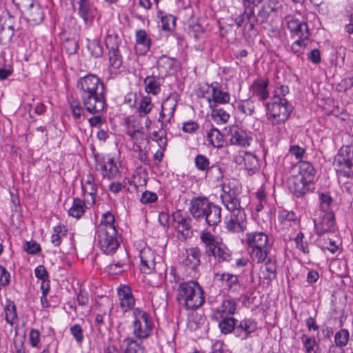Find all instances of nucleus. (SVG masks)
Returning <instances> with one entry per match:
<instances>
[{
    "mask_svg": "<svg viewBox=\"0 0 353 353\" xmlns=\"http://www.w3.org/2000/svg\"><path fill=\"white\" fill-rule=\"evenodd\" d=\"M64 48L68 54H72L77 52L79 44L75 39H67L65 41Z\"/></svg>",
    "mask_w": 353,
    "mask_h": 353,
    "instance_id": "774afa93",
    "label": "nucleus"
},
{
    "mask_svg": "<svg viewBox=\"0 0 353 353\" xmlns=\"http://www.w3.org/2000/svg\"><path fill=\"white\" fill-rule=\"evenodd\" d=\"M172 217L178 239L181 241H185L190 239L193 236L192 219L188 216H183L180 212L174 213Z\"/></svg>",
    "mask_w": 353,
    "mask_h": 353,
    "instance_id": "f8f14e48",
    "label": "nucleus"
},
{
    "mask_svg": "<svg viewBox=\"0 0 353 353\" xmlns=\"http://www.w3.org/2000/svg\"><path fill=\"white\" fill-rule=\"evenodd\" d=\"M308 39L299 38L291 46L292 52L299 56L303 52L307 44Z\"/></svg>",
    "mask_w": 353,
    "mask_h": 353,
    "instance_id": "bf43d9fd",
    "label": "nucleus"
},
{
    "mask_svg": "<svg viewBox=\"0 0 353 353\" xmlns=\"http://www.w3.org/2000/svg\"><path fill=\"white\" fill-rule=\"evenodd\" d=\"M194 163L196 168L201 171L206 172L210 167V161L203 154H198L196 156Z\"/></svg>",
    "mask_w": 353,
    "mask_h": 353,
    "instance_id": "052dcab7",
    "label": "nucleus"
},
{
    "mask_svg": "<svg viewBox=\"0 0 353 353\" xmlns=\"http://www.w3.org/2000/svg\"><path fill=\"white\" fill-rule=\"evenodd\" d=\"M237 307V301L234 299L225 298L221 305L213 310L212 319L219 321L221 318L230 316L235 314Z\"/></svg>",
    "mask_w": 353,
    "mask_h": 353,
    "instance_id": "f3484780",
    "label": "nucleus"
},
{
    "mask_svg": "<svg viewBox=\"0 0 353 353\" xmlns=\"http://www.w3.org/2000/svg\"><path fill=\"white\" fill-rule=\"evenodd\" d=\"M264 262L265 266V271L267 272V274L264 278L265 279L270 282L272 280L275 279L276 277V262L275 260L272 259L271 258H267Z\"/></svg>",
    "mask_w": 353,
    "mask_h": 353,
    "instance_id": "a19ab883",
    "label": "nucleus"
},
{
    "mask_svg": "<svg viewBox=\"0 0 353 353\" xmlns=\"http://www.w3.org/2000/svg\"><path fill=\"white\" fill-rule=\"evenodd\" d=\"M248 252L253 261L261 263L268 258L271 250L268 235L263 232L246 234Z\"/></svg>",
    "mask_w": 353,
    "mask_h": 353,
    "instance_id": "39448f33",
    "label": "nucleus"
},
{
    "mask_svg": "<svg viewBox=\"0 0 353 353\" xmlns=\"http://www.w3.org/2000/svg\"><path fill=\"white\" fill-rule=\"evenodd\" d=\"M205 176L213 181H219L223 176L219 165L213 164L205 172Z\"/></svg>",
    "mask_w": 353,
    "mask_h": 353,
    "instance_id": "603ef678",
    "label": "nucleus"
},
{
    "mask_svg": "<svg viewBox=\"0 0 353 353\" xmlns=\"http://www.w3.org/2000/svg\"><path fill=\"white\" fill-rule=\"evenodd\" d=\"M265 106L268 119L273 125L285 123L293 110V107L285 97L277 95H274Z\"/></svg>",
    "mask_w": 353,
    "mask_h": 353,
    "instance_id": "423d86ee",
    "label": "nucleus"
},
{
    "mask_svg": "<svg viewBox=\"0 0 353 353\" xmlns=\"http://www.w3.org/2000/svg\"><path fill=\"white\" fill-rule=\"evenodd\" d=\"M82 190L86 201L88 203H94L97 188L94 184V178L92 175L88 176L87 180L82 184Z\"/></svg>",
    "mask_w": 353,
    "mask_h": 353,
    "instance_id": "c756f323",
    "label": "nucleus"
},
{
    "mask_svg": "<svg viewBox=\"0 0 353 353\" xmlns=\"http://www.w3.org/2000/svg\"><path fill=\"white\" fill-rule=\"evenodd\" d=\"M109 63L112 68L119 69L123 63L122 56L119 49L108 51Z\"/></svg>",
    "mask_w": 353,
    "mask_h": 353,
    "instance_id": "8fccbe9b",
    "label": "nucleus"
},
{
    "mask_svg": "<svg viewBox=\"0 0 353 353\" xmlns=\"http://www.w3.org/2000/svg\"><path fill=\"white\" fill-rule=\"evenodd\" d=\"M237 110L246 115H252L254 111V105L250 100L242 101L237 104Z\"/></svg>",
    "mask_w": 353,
    "mask_h": 353,
    "instance_id": "4d7b16f0",
    "label": "nucleus"
},
{
    "mask_svg": "<svg viewBox=\"0 0 353 353\" xmlns=\"http://www.w3.org/2000/svg\"><path fill=\"white\" fill-rule=\"evenodd\" d=\"M67 229L63 225H59L53 228V233L51 236V243L54 246H59L61 239L66 235Z\"/></svg>",
    "mask_w": 353,
    "mask_h": 353,
    "instance_id": "79ce46f5",
    "label": "nucleus"
},
{
    "mask_svg": "<svg viewBox=\"0 0 353 353\" xmlns=\"http://www.w3.org/2000/svg\"><path fill=\"white\" fill-rule=\"evenodd\" d=\"M119 299V305L123 312L134 310L135 299L133 296L132 289L129 285H121L117 290Z\"/></svg>",
    "mask_w": 353,
    "mask_h": 353,
    "instance_id": "a211bd4d",
    "label": "nucleus"
},
{
    "mask_svg": "<svg viewBox=\"0 0 353 353\" xmlns=\"http://www.w3.org/2000/svg\"><path fill=\"white\" fill-rule=\"evenodd\" d=\"M14 34V29L12 26L10 25L6 29L4 25L0 21V45L3 40L11 41Z\"/></svg>",
    "mask_w": 353,
    "mask_h": 353,
    "instance_id": "5fc2aeb1",
    "label": "nucleus"
},
{
    "mask_svg": "<svg viewBox=\"0 0 353 353\" xmlns=\"http://www.w3.org/2000/svg\"><path fill=\"white\" fill-rule=\"evenodd\" d=\"M257 328V323L253 319L245 318L236 325L234 335L241 340L247 339Z\"/></svg>",
    "mask_w": 353,
    "mask_h": 353,
    "instance_id": "6ab92c4d",
    "label": "nucleus"
},
{
    "mask_svg": "<svg viewBox=\"0 0 353 353\" xmlns=\"http://www.w3.org/2000/svg\"><path fill=\"white\" fill-rule=\"evenodd\" d=\"M153 107L152 99L150 96H141L140 99H137V111L141 117L148 114Z\"/></svg>",
    "mask_w": 353,
    "mask_h": 353,
    "instance_id": "2f4dec72",
    "label": "nucleus"
},
{
    "mask_svg": "<svg viewBox=\"0 0 353 353\" xmlns=\"http://www.w3.org/2000/svg\"><path fill=\"white\" fill-rule=\"evenodd\" d=\"M114 216L110 212L103 214L97 226L96 239L100 249L106 254L115 252L120 245V236L114 225Z\"/></svg>",
    "mask_w": 353,
    "mask_h": 353,
    "instance_id": "f03ea898",
    "label": "nucleus"
},
{
    "mask_svg": "<svg viewBox=\"0 0 353 353\" xmlns=\"http://www.w3.org/2000/svg\"><path fill=\"white\" fill-rule=\"evenodd\" d=\"M176 300L187 310H196L205 302L203 290L195 281L182 282L178 286Z\"/></svg>",
    "mask_w": 353,
    "mask_h": 353,
    "instance_id": "20e7f679",
    "label": "nucleus"
},
{
    "mask_svg": "<svg viewBox=\"0 0 353 353\" xmlns=\"http://www.w3.org/2000/svg\"><path fill=\"white\" fill-rule=\"evenodd\" d=\"M206 138L209 143L214 148H221L224 143L223 135L213 127L207 132Z\"/></svg>",
    "mask_w": 353,
    "mask_h": 353,
    "instance_id": "f704fd0d",
    "label": "nucleus"
},
{
    "mask_svg": "<svg viewBox=\"0 0 353 353\" xmlns=\"http://www.w3.org/2000/svg\"><path fill=\"white\" fill-rule=\"evenodd\" d=\"M88 41L87 47L91 54L96 58L101 57L103 48L101 41L98 39L88 40Z\"/></svg>",
    "mask_w": 353,
    "mask_h": 353,
    "instance_id": "09e8293b",
    "label": "nucleus"
},
{
    "mask_svg": "<svg viewBox=\"0 0 353 353\" xmlns=\"http://www.w3.org/2000/svg\"><path fill=\"white\" fill-rule=\"evenodd\" d=\"M123 343L126 345L124 353H144L145 347L141 343L132 337H127L123 340Z\"/></svg>",
    "mask_w": 353,
    "mask_h": 353,
    "instance_id": "e433bc0d",
    "label": "nucleus"
},
{
    "mask_svg": "<svg viewBox=\"0 0 353 353\" xmlns=\"http://www.w3.org/2000/svg\"><path fill=\"white\" fill-rule=\"evenodd\" d=\"M303 239L304 235L303 232H300L296 234L294 239L296 248L301 250L304 254H308L309 248L307 247V243L304 242Z\"/></svg>",
    "mask_w": 353,
    "mask_h": 353,
    "instance_id": "0e129e2a",
    "label": "nucleus"
},
{
    "mask_svg": "<svg viewBox=\"0 0 353 353\" xmlns=\"http://www.w3.org/2000/svg\"><path fill=\"white\" fill-rule=\"evenodd\" d=\"M316 170L314 166L307 161H301L299 164V172L297 176L303 177L305 181L312 183L315 177Z\"/></svg>",
    "mask_w": 353,
    "mask_h": 353,
    "instance_id": "7c9ffc66",
    "label": "nucleus"
},
{
    "mask_svg": "<svg viewBox=\"0 0 353 353\" xmlns=\"http://www.w3.org/2000/svg\"><path fill=\"white\" fill-rule=\"evenodd\" d=\"M134 318L132 322V333L138 340H143L150 337L153 331V321L148 313L139 307L132 311Z\"/></svg>",
    "mask_w": 353,
    "mask_h": 353,
    "instance_id": "6e6552de",
    "label": "nucleus"
},
{
    "mask_svg": "<svg viewBox=\"0 0 353 353\" xmlns=\"http://www.w3.org/2000/svg\"><path fill=\"white\" fill-rule=\"evenodd\" d=\"M136 42L137 45L142 46L143 50L147 52L151 46V39L147 32L143 30H139L136 32Z\"/></svg>",
    "mask_w": 353,
    "mask_h": 353,
    "instance_id": "37998d69",
    "label": "nucleus"
},
{
    "mask_svg": "<svg viewBox=\"0 0 353 353\" xmlns=\"http://www.w3.org/2000/svg\"><path fill=\"white\" fill-rule=\"evenodd\" d=\"M319 197L320 203L319 209L317 211V213L333 212L332 210L333 199L331 196L327 193L322 192L319 194Z\"/></svg>",
    "mask_w": 353,
    "mask_h": 353,
    "instance_id": "58836bf2",
    "label": "nucleus"
},
{
    "mask_svg": "<svg viewBox=\"0 0 353 353\" xmlns=\"http://www.w3.org/2000/svg\"><path fill=\"white\" fill-rule=\"evenodd\" d=\"M225 219V227L234 233L243 232L247 229V217L243 208L228 211Z\"/></svg>",
    "mask_w": 353,
    "mask_h": 353,
    "instance_id": "9b49d317",
    "label": "nucleus"
},
{
    "mask_svg": "<svg viewBox=\"0 0 353 353\" xmlns=\"http://www.w3.org/2000/svg\"><path fill=\"white\" fill-rule=\"evenodd\" d=\"M222 280L225 281L226 285L230 291H236L239 288V279L236 275L231 274H223Z\"/></svg>",
    "mask_w": 353,
    "mask_h": 353,
    "instance_id": "3c124183",
    "label": "nucleus"
},
{
    "mask_svg": "<svg viewBox=\"0 0 353 353\" xmlns=\"http://www.w3.org/2000/svg\"><path fill=\"white\" fill-rule=\"evenodd\" d=\"M211 116L212 119L218 124H224L230 118V114L223 108L212 109Z\"/></svg>",
    "mask_w": 353,
    "mask_h": 353,
    "instance_id": "c03bdc74",
    "label": "nucleus"
},
{
    "mask_svg": "<svg viewBox=\"0 0 353 353\" xmlns=\"http://www.w3.org/2000/svg\"><path fill=\"white\" fill-rule=\"evenodd\" d=\"M4 312L6 322L11 325H14L18 319V316L16 305L12 301L9 299L6 300Z\"/></svg>",
    "mask_w": 353,
    "mask_h": 353,
    "instance_id": "4c0bfd02",
    "label": "nucleus"
},
{
    "mask_svg": "<svg viewBox=\"0 0 353 353\" xmlns=\"http://www.w3.org/2000/svg\"><path fill=\"white\" fill-rule=\"evenodd\" d=\"M77 88L84 108L90 114L101 113L105 107V88L95 74H88L80 78Z\"/></svg>",
    "mask_w": 353,
    "mask_h": 353,
    "instance_id": "f257e3e1",
    "label": "nucleus"
},
{
    "mask_svg": "<svg viewBox=\"0 0 353 353\" xmlns=\"http://www.w3.org/2000/svg\"><path fill=\"white\" fill-rule=\"evenodd\" d=\"M268 78H258L254 80L250 87V90L253 96L256 97L260 101H265L270 96L268 86L269 85Z\"/></svg>",
    "mask_w": 353,
    "mask_h": 353,
    "instance_id": "5701e85b",
    "label": "nucleus"
},
{
    "mask_svg": "<svg viewBox=\"0 0 353 353\" xmlns=\"http://www.w3.org/2000/svg\"><path fill=\"white\" fill-rule=\"evenodd\" d=\"M140 269L145 274H150L155 268V255L150 248H144L139 253Z\"/></svg>",
    "mask_w": 353,
    "mask_h": 353,
    "instance_id": "393cba45",
    "label": "nucleus"
},
{
    "mask_svg": "<svg viewBox=\"0 0 353 353\" xmlns=\"http://www.w3.org/2000/svg\"><path fill=\"white\" fill-rule=\"evenodd\" d=\"M85 205L84 201L80 199H74L73 200L71 208L68 210L70 216L74 218H80L85 212Z\"/></svg>",
    "mask_w": 353,
    "mask_h": 353,
    "instance_id": "ea45409f",
    "label": "nucleus"
},
{
    "mask_svg": "<svg viewBox=\"0 0 353 353\" xmlns=\"http://www.w3.org/2000/svg\"><path fill=\"white\" fill-rule=\"evenodd\" d=\"M95 162V170L101 172L103 179L112 180L121 175L123 170L121 163L111 155H97Z\"/></svg>",
    "mask_w": 353,
    "mask_h": 353,
    "instance_id": "9d476101",
    "label": "nucleus"
},
{
    "mask_svg": "<svg viewBox=\"0 0 353 353\" xmlns=\"http://www.w3.org/2000/svg\"><path fill=\"white\" fill-rule=\"evenodd\" d=\"M256 16L254 6H244V11L235 19V23L238 27L245 26L249 30L254 28Z\"/></svg>",
    "mask_w": 353,
    "mask_h": 353,
    "instance_id": "a878e982",
    "label": "nucleus"
},
{
    "mask_svg": "<svg viewBox=\"0 0 353 353\" xmlns=\"http://www.w3.org/2000/svg\"><path fill=\"white\" fill-rule=\"evenodd\" d=\"M175 110L162 109L158 121L161 122V128L165 127L174 116Z\"/></svg>",
    "mask_w": 353,
    "mask_h": 353,
    "instance_id": "13d9d810",
    "label": "nucleus"
},
{
    "mask_svg": "<svg viewBox=\"0 0 353 353\" xmlns=\"http://www.w3.org/2000/svg\"><path fill=\"white\" fill-rule=\"evenodd\" d=\"M12 2L30 25L37 26L44 20V9L37 0H12Z\"/></svg>",
    "mask_w": 353,
    "mask_h": 353,
    "instance_id": "0eeeda50",
    "label": "nucleus"
},
{
    "mask_svg": "<svg viewBox=\"0 0 353 353\" xmlns=\"http://www.w3.org/2000/svg\"><path fill=\"white\" fill-rule=\"evenodd\" d=\"M219 327L223 334L227 335L235 332L237 319L232 316L221 318L219 321Z\"/></svg>",
    "mask_w": 353,
    "mask_h": 353,
    "instance_id": "473e14b6",
    "label": "nucleus"
},
{
    "mask_svg": "<svg viewBox=\"0 0 353 353\" xmlns=\"http://www.w3.org/2000/svg\"><path fill=\"white\" fill-rule=\"evenodd\" d=\"M287 28L293 37L309 39V30L307 23L294 17L287 19Z\"/></svg>",
    "mask_w": 353,
    "mask_h": 353,
    "instance_id": "aec40b11",
    "label": "nucleus"
},
{
    "mask_svg": "<svg viewBox=\"0 0 353 353\" xmlns=\"http://www.w3.org/2000/svg\"><path fill=\"white\" fill-rule=\"evenodd\" d=\"M161 26L162 29L167 31H170L174 29L175 26V19L172 15H167L161 17Z\"/></svg>",
    "mask_w": 353,
    "mask_h": 353,
    "instance_id": "680f3d73",
    "label": "nucleus"
},
{
    "mask_svg": "<svg viewBox=\"0 0 353 353\" xmlns=\"http://www.w3.org/2000/svg\"><path fill=\"white\" fill-rule=\"evenodd\" d=\"M105 43L108 50L119 49L121 39L117 34H108L105 39Z\"/></svg>",
    "mask_w": 353,
    "mask_h": 353,
    "instance_id": "864d4df0",
    "label": "nucleus"
},
{
    "mask_svg": "<svg viewBox=\"0 0 353 353\" xmlns=\"http://www.w3.org/2000/svg\"><path fill=\"white\" fill-rule=\"evenodd\" d=\"M221 199L223 205L228 211L243 208L236 191L229 185L224 184L223 185Z\"/></svg>",
    "mask_w": 353,
    "mask_h": 353,
    "instance_id": "2eb2a0df",
    "label": "nucleus"
},
{
    "mask_svg": "<svg viewBox=\"0 0 353 353\" xmlns=\"http://www.w3.org/2000/svg\"><path fill=\"white\" fill-rule=\"evenodd\" d=\"M201 252L197 247H192L185 250L181 258V263L184 266L195 270L201 263Z\"/></svg>",
    "mask_w": 353,
    "mask_h": 353,
    "instance_id": "412c9836",
    "label": "nucleus"
},
{
    "mask_svg": "<svg viewBox=\"0 0 353 353\" xmlns=\"http://www.w3.org/2000/svg\"><path fill=\"white\" fill-rule=\"evenodd\" d=\"M200 240L203 245L207 256H209L220 244L215 236L208 231L203 230L201 232Z\"/></svg>",
    "mask_w": 353,
    "mask_h": 353,
    "instance_id": "cd10ccee",
    "label": "nucleus"
},
{
    "mask_svg": "<svg viewBox=\"0 0 353 353\" xmlns=\"http://www.w3.org/2000/svg\"><path fill=\"white\" fill-rule=\"evenodd\" d=\"M97 10L89 0H79V14L85 23L88 25L92 23Z\"/></svg>",
    "mask_w": 353,
    "mask_h": 353,
    "instance_id": "bb28decb",
    "label": "nucleus"
},
{
    "mask_svg": "<svg viewBox=\"0 0 353 353\" xmlns=\"http://www.w3.org/2000/svg\"><path fill=\"white\" fill-rule=\"evenodd\" d=\"M318 217L314 219V228L317 235L334 231L335 225L334 214L333 212L317 213Z\"/></svg>",
    "mask_w": 353,
    "mask_h": 353,
    "instance_id": "4468645a",
    "label": "nucleus"
},
{
    "mask_svg": "<svg viewBox=\"0 0 353 353\" xmlns=\"http://www.w3.org/2000/svg\"><path fill=\"white\" fill-rule=\"evenodd\" d=\"M70 107L72 116L75 119H79L83 112V108L81 105L80 102L73 100L70 102Z\"/></svg>",
    "mask_w": 353,
    "mask_h": 353,
    "instance_id": "e2e57ef3",
    "label": "nucleus"
},
{
    "mask_svg": "<svg viewBox=\"0 0 353 353\" xmlns=\"http://www.w3.org/2000/svg\"><path fill=\"white\" fill-rule=\"evenodd\" d=\"M70 333L77 343H81L83 340V330L80 325L75 324L70 327Z\"/></svg>",
    "mask_w": 353,
    "mask_h": 353,
    "instance_id": "338daca9",
    "label": "nucleus"
},
{
    "mask_svg": "<svg viewBox=\"0 0 353 353\" xmlns=\"http://www.w3.org/2000/svg\"><path fill=\"white\" fill-rule=\"evenodd\" d=\"M279 8V3L276 0H268L265 1L259 9L256 22L261 24L268 23V19L274 14Z\"/></svg>",
    "mask_w": 353,
    "mask_h": 353,
    "instance_id": "b1692460",
    "label": "nucleus"
},
{
    "mask_svg": "<svg viewBox=\"0 0 353 353\" xmlns=\"http://www.w3.org/2000/svg\"><path fill=\"white\" fill-rule=\"evenodd\" d=\"M189 212L194 219L204 221L210 226L216 225L221 220V208L207 198H193L190 201Z\"/></svg>",
    "mask_w": 353,
    "mask_h": 353,
    "instance_id": "7ed1b4c3",
    "label": "nucleus"
},
{
    "mask_svg": "<svg viewBox=\"0 0 353 353\" xmlns=\"http://www.w3.org/2000/svg\"><path fill=\"white\" fill-rule=\"evenodd\" d=\"M245 168L248 170H254L259 167L258 159L250 152H245L242 156Z\"/></svg>",
    "mask_w": 353,
    "mask_h": 353,
    "instance_id": "de8ad7c7",
    "label": "nucleus"
},
{
    "mask_svg": "<svg viewBox=\"0 0 353 353\" xmlns=\"http://www.w3.org/2000/svg\"><path fill=\"white\" fill-rule=\"evenodd\" d=\"M349 332L345 329H341L334 336V341L336 346H345L349 340Z\"/></svg>",
    "mask_w": 353,
    "mask_h": 353,
    "instance_id": "6e6d98bb",
    "label": "nucleus"
},
{
    "mask_svg": "<svg viewBox=\"0 0 353 353\" xmlns=\"http://www.w3.org/2000/svg\"><path fill=\"white\" fill-rule=\"evenodd\" d=\"M205 92L210 94L209 97H207V100L210 105L212 101L220 104L228 103L230 102V93L223 91L219 83L217 82H213L210 85H207Z\"/></svg>",
    "mask_w": 353,
    "mask_h": 353,
    "instance_id": "dca6fc26",
    "label": "nucleus"
},
{
    "mask_svg": "<svg viewBox=\"0 0 353 353\" xmlns=\"http://www.w3.org/2000/svg\"><path fill=\"white\" fill-rule=\"evenodd\" d=\"M288 184L290 191L297 197L303 196L310 191V183L297 175L290 176Z\"/></svg>",
    "mask_w": 353,
    "mask_h": 353,
    "instance_id": "4be33fe9",
    "label": "nucleus"
},
{
    "mask_svg": "<svg viewBox=\"0 0 353 353\" xmlns=\"http://www.w3.org/2000/svg\"><path fill=\"white\" fill-rule=\"evenodd\" d=\"M176 62V60L174 58L161 55L158 58L157 64L160 72L167 74L174 68Z\"/></svg>",
    "mask_w": 353,
    "mask_h": 353,
    "instance_id": "c9c22d12",
    "label": "nucleus"
},
{
    "mask_svg": "<svg viewBox=\"0 0 353 353\" xmlns=\"http://www.w3.org/2000/svg\"><path fill=\"white\" fill-rule=\"evenodd\" d=\"M145 91L148 94L157 95L161 92L160 79L154 76L147 77L143 81Z\"/></svg>",
    "mask_w": 353,
    "mask_h": 353,
    "instance_id": "72a5a7b5",
    "label": "nucleus"
},
{
    "mask_svg": "<svg viewBox=\"0 0 353 353\" xmlns=\"http://www.w3.org/2000/svg\"><path fill=\"white\" fill-rule=\"evenodd\" d=\"M334 165L339 179H353V145L341 148L334 159Z\"/></svg>",
    "mask_w": 353,
    "mask_h": 353,
    "instance_id": "1a4fd4ad",
    "label": "nucleus"
},
{
    "mask_svg": "<svg viewBox=\"0 0 353 353\" xmlns=\"http://www.w3.org/2000/svg\"><path fill=\"white\" fill-rule=\"evenodd\" d=\"M229 141L232 145L248 147L252 140L248 132L238 125H231L225 128Z\"/></svg>",
    "mask_w": 353,
    "mask_h": 353,
    "instance_id": "ddd939ff",
    "label": "nucleus"
},
{
    "mask_svg": "<svg viewBox=\"0 0 353 353\" xmlns=\"http://www.w3.org/2000/svg\"><path fill=\"white\" fill-rule=\"evenodd\" d=\"M150 138L153 141L157 143L160 149L165 150L167 146L166 132L161 129L154 131L151 133Z\"/></svg>",
    "mask_w": 353,
    "mask_h": 353,
    "instance_id": "a18cd8bd",
    "label": "nucleus"
},
{
    "mask_svg": "<svg viewBox=\"0 0 353 353\" xmlns=\"http://www.w3.org/2000/svg\"><path fill=\"white\" fill-rule=\"evenodd\" d=\"M301 340L306 353H316L315 348L318 347V345L314 337L303 334Z\"/></svg>",
    "mask_w": 353,
    "mask_h": 353,
    "instance_id": "49530a36",
    "label": "nucleus"
},
{
    "mask_svg": "<svg viewBox=\"0 0 353 353\" xmlns=\"http://www.w3.org/2000/svg\"><path fill=\"white\" fill-rule=\"evenodd\" d=\"M319 243H321V248L322 250H328L331 253L334 254L338 250V245L336 244V242L332 239H327L320 241Z\"/></svg>",
    "mask_w": 353,
    "mask_h": 353,
    "instance_id": "69168bd1",
    "label": "nucleus"
},
{
    "mask_svg": "<svg viewBox=\"0 0 353 353\" xmlns=\"http://www.w3.org/2000/svg\"><path fill=\"white\" fill-rule=\"evenodd\" d=\"M208 256H212L218 263L230 262L232 258V253L226 245L220 243Z\"/></svg>",
    "mask_w": 353,
    "mask_h": 353,
    "instance_id": "c85d7f7f",
    "label": "nucleus"
}]
</instances>
